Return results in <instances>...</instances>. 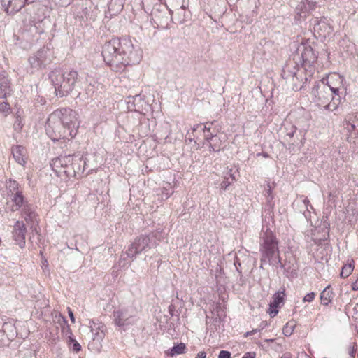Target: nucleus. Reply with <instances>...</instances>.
<instances>
[{
    "label": "nucleus",
    "mask_w": 358,
    "mask_h": 358,
    "mask_svg": "<svg viewBox=\"0 0 358 358\" xmlns=\"http://www.w3.org/2000/svg\"><path fill=\"white\" fill-rule=\"evenodd\" d=\"M104 62L116 72H122L127 65L139 63L141 52L127 37L113 38L106 42L101 52Z\"/></svg>",
    "instance_id": "1"
},
{
    "label": "nucleus",
    "mask_w": 358,
    "mask_h": 358,
    "mask_svg": "<svg viewBox=\"0 0 358 358\" xmlns=\"http://www.w3.org/2000/svg\"><path fill=\"white\" fill-rule=\"evenodd\" d=\"M79 127L78 115L70 108H60L51 113L47 120L45 131L53 141L74 137Z\"/></svg>",
    "instance_id": "2"
},
{
    "label": "nucleus",
    "mask_w": 358,
    "mask_h": 358,
    "mask_svg": "<svg viewBox=\"0 0 358 358\" xmlns=\"http://www.w3.org/2000/svg\"><path fill=\"white\" fill-rule=\"evenodd\" d=\"M49 78L56 95L60 97L67 96L79 84L78 73L74 70L63 73L60 70L55 69L50 73Z\"/></svg>",
    "instance_id": "3"
},
{
    "label": "nucleus",
    "mask_w": 358,
    "mask_h": 358,
    "mask_svg": "<svg viewBox=\"0 0 358 358\" xmlns=\"http://www.w3.org/2000/svg\"><path fill=\"white\" fill-rule=\"evenodd\" d=\"M311 96L313 102L320 108L329 111H334L340 105L338 98L334 96L327 84L320 80L315 82L312 91Z\"/></svg>",
    "instance_id": "4"
},
{
    "label": "nucleus",
    "mask_w": 358,
    "mask_h": 358,
    "mask_svg": "<svg viewBox=\"0 0 358 358\" xmlns=\"http://www.w3.org/2000/svg\"><path fill=\"white\" fill-rule=\"evenodd\" d=\"M263 242L260 246L261 259L262 263L268 262L272 266H277L280 264V257L279 255L278 242L273 232L267 229L262 236Z\"/></svg>",
    "instance_id": "5"
},
{
    "label": "nucleus",
    "mask_w": 358,
    "mask_h": 358,
    "mask_svg": "<svg viewBox=\"0 0 358 358\" xmlns=\"http://www.w3.org/2000/svg\"><path fill=\"white\" fill-rule=\"evenodd\" d=\"M157 245V238L155 234L142 235L137 237L129 245L125 253L120 256V264L122 261H125L127 258L132 259L142 252H146L155 248Z\"/></svg>",
    "instance_id": "6"
},
{
    "label": "nucleus",
    "mask_w": 358,
    "mask_h": 358,
    "mask_svg": "<svg viewBox=\"0 0 358 358\" xmlns=\"http://www.w3.org/2000/svg\"><path fill=\"white\" fill-rule=\"evenodd\" d=\"M7 196L10 203V210L13 212L22 209L29 203L24 199L22 189L18 182L14 180H8L6 182Z\"/></svg>",
    "instance_id": "7"
},
{
    "label": "nucleus",
    "mask_w": 358,
    "mask_h": 358,
    "mask_svg": "<svg viewBox=\"0 0 358 358\" xmlns=\"http://www.w3.org/2000/svg\"><path fill=\"white\" fill-rule=\"evenodd\" d=\"M281 75L283 79L291 83L293 90L299 91L302 90L303 85L301 84V81L296 83L295 80L302 79L303 76H304V71L299 69L296 58L289 59L286 62Z\"/></svg>",
    "instance_id": "8"
},
{
    "label": "nucleus",
    "mask_w": 358,
    "mask_h": 358,
    "mask_svg": "<svg viewBox=\"0 0 358 358\" xmlns=\"http://www.w3.org/2000/svg\"><path fill=\"white\" fill-rule=\"evenodd\" d=\"M327 84L330 91L334 94V96L338 98V101L341 102V99L346 94V88L344 85V78L338 73H330L326 78L320 80Z\"/></svg>",
    "instance_id": "9"
},
{
    "label": "nucleus",
    "mask_w": 358,
    "mask_h": 358,
    "mask_svg": "<svg viewBox=\"0 0 358 358\" xmlns=\"http://www.w3.org/2000/svg\"><path fill=\"white\" fill-rule=\"evenodd\" d=\"M54 58L53 51L48 47H43L29 59L33 69L44 68L50 64Z\"/></svg>",
    "instance_id": "10"
},
{
    "label": "nucleus",
    "mask_w": 358,
    "mask_h": 358,
    "mask_svg": "<svg viewBox=\"0 0 358 358\" xmlns=\"http://www.w3.org/2000/svg\"><path fill=\"white\" fill-rule=\"evenodd\" d=\"M294 58H296V61L301 59V62L303 65L310 66L315 62L317 55L310 45L301 44L297 48L296 54L294 56Z\"/></svg>",
    "instance_id": "11"
},
{
    "label": "nucleus",
    "mask_w": 358,
    "mask_h": 358,
    "mask_svg": "<svg viewBox=\"0 0 358 358\" xmlns=\"http://www.w3.org/2000/svg\"><path fill=\"white\" fill-rule=\"evenodd\" d=\"M344 127L348 138H358V113L348 114L344 119Z\"/></svg>",
    "instance_id": "12"
},
{
    "label": "nucleus",
    "mask_w": 358,
    "mask_h": 358,
    "mask_svg": "<svg viewBox=\"0 0 358 358\" xmlns=\"http://www.w3.org/2000/svg\"><path fill=\"white\" fill-rule=\"evenodd\" d=\"M77 159L79 161L82 160V158L78 155H60L52 160L51 166L55 171L59 172L58 170L59 168H68L69 166H74L73 161ZM74 169V167H73Z\"/></svg>",
    "instance_id": "13"
},
{
    "label": "nucleus",
    "mask_w": 358,
    "mask_h": 358,
    "mask_svg": "<svg viewBox=\"0 0 358 358\" xmlns=\"http://www.w3.org/2000/svg\"><path fill=\"white\" fill-rule=\"evenodd\" d=\"M27 228L24 223L22 221H17L13 229V238L15 242L16 245H18L20 248L25 247Z\"/></svg>",
    "instance_id": "14"
},
{
    "label": "nucleus",
    "mask_w": 358,
    "mask_h": 358,
    "mask_svg": "<svg viewBox=\"0 0 358 358\" xmlns=\"http://www.w3.org/2000/svg\"><path fill=\"white\" fill-rule=\"evenodd\" d=\"M127 108L130 110L141 111L143 110L147 103L145 101V96L141 94H136L135 96H129L127 97Z\"/></svg>",
    "instance_id": "15"
},
{
    "label": "nucleus",
    "mask_w": 358,
    "mask_h": 358,
    "mask_svg": "<svg viewBox=\"0 0 358 358\" xmlns=\"http://www.w3.org/2000/svg\"><path fill=\"white\" fill-rule=\"evenodd\" d=\"M3 6H6V11L10 13H14L20 10L25 5V3H29V0H1Z\"/></svg>",
    "instance_id": "16"
},
{
    "label": "nucleus",
    "mask_w": 358,
    "mask_h": 358,
    "mask_svg": "<svg viewBox=\"0 0 358 358\" xmlns=\"http://www.w3.org/2000/svg\"><path fill=\"white\" fill-rule=\"evenodd\" d=\"M294 207L299 209L300 212H301L306 219H308L310 215V211L308 207L313 208L312 206L310 204V201L307 197L304 196H301L296 201L293 203Z\"/></svg>",
    "instance_id": "17"
},
{
    "label": "nucleus",
    "mask_w": 358,
    "mask_h": 358,
    "mask_svg": "<svg viewBox=\"0 0 358 358\" xmlns=\"http://www.w3.org/2000/svg\"><path fill=\"white\" fill-rule=\"evenodd\" d=\"M285 290L278 291L273 297V301L270 303V315L271 317H275L278 313V308L283 303L285 296Z\"/></svg>",
    "instance_id": "18"
},
{
    "label": "nucleus",
    "mask_w": 358,
    "mask_h": 358,
    "mask_svg": "<svg viewBox=\"0 0 358 358\" xmlns=\"http://www.w3.org/2000/svg\"><path fill=\"white\" fill-rule=\"evenodd\" d=\"M10 84V80L5 73H0V99H6L11 94Z\"/></svg>",
    "instance_id": "19"
},
{
    "label": "nucleus",
    "mask_w": 358,
    "mask_h": 358,
    "mask_svg": "<svg viewBox=\"0 0 358 358\" xmlns=\"http://www.w3.org/2000/svg\"><path fill=\"white\" fill-rule=\"evenodd\" d=\"M170 13L176 11L178 14L185 12V0H164Z\"/></svg>",
    "instance_id": "20"
},
{
    "label": "nucleus",
    "mask_w": 358,
    "mask_h": 358,
    "mask_svg": "<svg viewBox=\"0 0 358 358\" xmlns=\"http://www.w3.org/2000/svg\"><path fill=\"white\" fill-rule=\"evenodd\" d=\"M11 152L15 161L17 164L22 166H24L26 164V150L24 147L21 145L13 146Z\"/></svg>",
    "instance_id": "21"
},
{
    "label": "nucleus",
    "mask_w": 358,
    "mask_h": 358,
    "mask_svg": "<svg viewBox=\"0 0 358 358\" xmlns=\"http://www.w3.org/2000/svg\"><path fill=\"white\" fill-rule=\"evenodd\" d=\"M114 322L117 326L124 327L129 324L130 316L128 315L127 313L122 310H118L113 313Z\"/></svg>",
    "instance_id": "22"
},
{
    "label": "nucleus",
    "mask_w": 358,
    "mask_h": 358,
    "mask_svg": "<svg viewBox=\"0 0 358 358\" xmlns=\"http://www.w3.org/2000/svg\"><path fill=\"white\" fill-rule=\"evenodd\" d=\"M22 213L24 215L25 221L28 224L34 222L36 220V213L35 212L34 207L31 204L28 203L24 206L22 209Z\"/></svg>",
    "instance_id": "23"
},
{
    "label": "nucleus",
    "mask_w": 358,
    "mask_h": 358,
    "mask_svg": "<svg viewBox=\"0 0 358 358\" xmlns=\"http://www.w3.org/2000/svg\"><path fill=\"white\" fill-rule=\"evenodd\" d=\"M335 294L333 292L330 285L326 287L324 290L320 294V299L322 304L324 306H328L330 303H331L333 299L334 298Z\"/></svg>",
    "instance_id": "24"
},
{
    "label": "nucleus",
    "mask_w": 358,
    "mask_h": 358,
    "mask_svg": "<svg viewBox=\"0 0 358 358\" xmlns=\"http://www.w3.org/2000/svg\"><path fill=\"white\" fill-rule=\"evenodd\" d=\"M124 0H110L108 3V10L110 15H115L119 13L123 8Z\"/></svg>",
    "instance_id": "25"
},
{
    "label": "nucleus",
    "mask_w": 358,
    "mask_h": 358,
    "mask_svg": "<svg viewBox=\"0 0 358 358\" xmlns=\"http://www.w3.org/2000/svg\"><path fill=\"white\" fill-rule=\"evenodd\" d=\"M223 141L221 137L216 135L210 142L209 148L210 151L219 152L222 148Z\"/></svg>",
    "instance_id": "26"
},
{
    "label": "nucleus",
    "mask_w": 358,
    "mask_h": 358,
    "mask_svg": "<svg viewBox=\"0 0 358 358\" xmlns=\"http://www.w3.org/2000/svg\"><path fill=\"white\" fill-rule=\"evenodd\" d=\"M53 322L55 323L58 324L63 330L64 329H66L67 331H70V334H72L70 328L67 324V321L66 318L61 313H57L55 314V315L54 316Z\"/></svg>",
    "instance_id": "27"
},
{
    "label": "nucleus",
    "mask_w": 358,
    "mask_h": 358,
    "mask_svg": "<svg viewBox=\"0 0 358 358\" xmlns=\"http://www.w3.org/2000/svg\"><path fill=\"white\" fill-rule=\"evenodd\" d=\"M313 29L314 31H322V33H319L320 35L325 36L326 29H330L331 27H329L324 21H320L314 24Z\"/></svg>",
    "instance_id": "28"
},
{
    "label": "nucleus",
    "mask_w": 358,
    "mask_h": 358,
    "mask_svg": "<svg viewBox=\"0 0 358 358\" xmlns=\"http://www.w3.org/2000/svg\"><path fill=\"white\" fill-rule=\"evenodd\" d=\"M272 189H273L272 185L270 182H267L266 187L263 192L264 196L266 198V201L268 204H271V203L272 202V201L273 199Z\"/></svg>",
    "instance_id": "29"
},
{
    "label": "nucleus",
    "mask_w": 358,
    "mask_h": 358,
    "mask_svg": "<svg viewBox=\"0 0 358 358\" xmlns=\"http://www.w3.org/2000/svg\"><path fill=\"white\" fill-rule=\"evenodd\" d=\"M68 344L69 347L76 352L81 350V345L71 336H69L68 338Z\"/></svg>",
    "instance_id": "30"
},
{
    "label": "nucleus",
    "mask_w": 358,
    "mask_h": 358,
    "mask_svg": "<svg viewBox=\"0 0 358 358\" xmlns=\"http://www.w3.org/2000/svg\"><path fill=\"white\" fill-rule=\"evenodd\" d=\"M185 348L186 347L184 343H181L180 344L176 345L171 349V355L173 356L175 355L182 354L185 352Z\"/></svg>",
    "instance_id": "31"
},
{
    "label": "nucleus",
    "mask_w": 358,
    "mask_h": 358,
    "mask_svg": "<svg viewBox=\"0 0 358 358\" xmlns=\"http://www.w3.org/2000/svg\"><path fill=\"white\" fill-rule=\"evenodd\" d=\"M11 108L8 102L3 101L0 103V113L6 117L10 113Z\"/></svg>",
    "instance_id": "32"
},
{
    "label": "nucleus",
    "mask_w": 358,
    "mask_h": 358,
    "mask_svg": "<svg viewBox=\"0 0 358 358\" xmlns=\"http://www.w3.org/2000/svg\"><path fill=\"white\" fill-rule=\"evenodd\" d=\"M352 271L353 267L352 266V265L350 264H346L343 266L340 275L341 278H347L351 274Z\"/></svg>",
    "instance_id": "33"
},
{
    "label": "nucleus",
    "mask_w": 358,
    "mask_h": 358,
    "mask_svg": "<svg viewBox=\"0 0 358 358\" xmlns=\"http://www.w3.org/2000/svg\"><path fill=\"white\" fill-rule=\"evenodd\" d=\"M287 129V133L285 136V138H288L286 140L288 141L289 139L292 138L296 131V127L294 125L290 124Z\"/></svg>",
    "instance_id": "34"
},
{
    "label": "nucleus",
    "mask_w": 358,
    "mask_h": 358,
    "mask_svg": "<svg viewBox=\"0 0 358 358\" xmlns=\"http://www.w3.org/2000/svg\"><path fill=\"white\" fill-rule=\"evenodd\" d=\"M311 76H308L307 73L304 71V76H303L302 79L299 78V80H295V82L299 83V81H301V84H303V89H305L306 87V84L310 82Z\"/></svg>",
    "instance_id": "35"
},
{
    "label": "nucleus",
    "mask_w": 358,
    "mask_h": 358,
    "mask_svg": "<svg viewBox=\"0 0 358 358\" xmlns=\"http://www.w3.org/2000/svg\"><path fill=\"white\" fill-rule=\"evenodd\" d=\"M356 353V343H351L348 346V354L351 357V358H355Z\"/></svg>",
    "instance_id": "36"
},
{
    "label": "nucleus",
    "mask_w": 358,
    "mask_h": 358,
    "mask_svg": "<svg viewBox=\"0 0 358 358\" xmlns=\"http://www.w3.org/2000/svg\"><path fill=\"white\" fill-rule=\"evenodd\" d=\"M216 134H213L210 132V130H205V133H203L204 139L207 142H210Z\"/></svg>",
    "instance_id": "37"
},
{
    "label": "nucleus",
    "mask_w": 358,
    "mask_h": 358,
    "mask_svg": "<svg viewBox=\"0 0 358 358\" xmlns=\"http://www.w3.org/2000/svg\"><path fill=\"white\" fill-rule=\"evenodd\" d=\"M231 182H232L229 180V178H227V176H225L224 180L220 184L221 189L226 190Z\"/></svg>",
    "instance_id": "38"
},
{
    "label": "nucleus",
    "mask_w": 358,
    "mask_h": 358,
    "mask_svg": "<svg viewBox=\"0 0 358 358\" xmlns=\"http://www.w3.org/2000/svg\"><path fill=\"white\" fill-rule=\"evenodd\" d=\"M315 297V293L312 292L310 293H308L303 299V302H312Z\"/></svg>",
    "instance_id": "39"
},
{
    "label": "nucleus",
    "mask_w": 358,
    "mask_h": 358,
    "mask_svg": "<svg viewBox=\"0 0 358 358\" xmlns=\"http://www.w3.org/2000/svg\"><path fill=\"white\" fill-rule=\"evenodd\" d=\"M8 343V339H6L4 333L0 329V345H7Z\"/></svg>",
    "instance_id": "40"
},
{
    "label": "nucleus",
    "mask_w": 358,
    "mask_h": 358,
    "mask_svg": "<svg viewBox=\"0 0 358 358\" xmlns=\"http://www.w3.org/2000/svg\"><path fill=\"white\" fill-rule=\"evenodd\" d=\"M218 358H231V353L227 350H221L219 353Z\"/></svg>",
    "instance_id": "41"
},
{
    "label": "nucleus",
    "mask_w": 358,
    "mask_h": 358,
    "mask_svg": "<svg viewBox=\"0 0 358 358\" xmlns=\"http://www.w3.org/2000/svg\"><path fill=\"white\" fill-rule=\"evenodd\" d=\"M256 354L254 352H248L244 354L242 358H255Z\"/></svg>",
    "instance_id": "42"
},
{
    "label": "nucleus",
    "mask_w": 358,
    "mask_h": 358,
    "mask_svg": "<svg viewBox=\"0 0 358 358\" xmlns=\"http://www.w3.org/2000/svg\"><path fill=\"white\" fill-rule=\"evenodd\" d=\"M168 310H169V314L171 316H173L174 311H175V306L173 305H172V304L169 305V307H168Z\"/></svg>",
    "instance_id": "43"
},
{
    "label": "nucleus",
    "mask_w": 358,
    "mask_h": 358,
    "mask_svg": "<svg viewBox=\"0 0 358 358\" xmlns=\"http://www.w3.org/2000/svg\"><path fill=\"white\" fill-rule=\"evenodd\" d=\"M227 175H228L229 176H227V178H229V180H230V181H231V182L235 181V177H234V175H233V173H232V170H231V169H230V170L228 171Z\"/></svg>",
    "instance_id": "44"
},
{
    "label": "nucleus",
    "mask_w": 358,
    "mask_h": 358,
    "mask_svg": "<svg viewBox=\"0 0 358 358\" xmlns=\"http://www.w3.org/2000/svg\"><path fill=\"white\" fill-rule=\"evenodd\" d=\"M68 313H69V315L70 317L71 322H75L74 315H73V311L71 310L70 308H68Z\"/></svg>",
    "instance_id": "45"
},
{
    "label": "nucleus",
    "mask_w": 358,
    "mask_h": 358,
    "mask_svg": "<svg viewBox=\"0 0 358 358\" xmlns=\"http://www.w3.org/2000/svg\"><path fill=\"white\" fill-rule=\"evenodd\" d=\"M196 358H206V353L204 351L199 352Z\"/></svg>",
    "instance_id": "46"
},
{
    "label": "nucleus",
    "mask_w": 358,
    "mask_h": 358,
    "mask_svg": "<svg viewBox=\"0 0 358 358\" xmlns=\"http://www.w3.org/2000/svg\"><path fill=\"white\" fill-rule=\"evenodd\" d=\"M351 287H352V290H354V291L358 290V279L352 284Z\"/></svg>",
    "instance_id": "47"
},
{
    "label": "nucleus",
    "mask_w": 358,
    "mask_h": 358,
    "mask_svg": "<svg viewBox=\"0 0 358 358\" xmlns=\"http://www.w3.org/2000/svg\"><path fill=\"white\" fill-rule=\"evenodd\" d=\"M202 127V124H198L196 125H195L193 128H192V131H197L199 129H201Z\"/></svg>",
    "instance_id": "48"
},
{
    "label": "nucleus",
    "mask_w": 358,
    "mask_h": 358,
    "mask_svg": "<svg viewBox=\"0 0 358 358\" xmlns=\"http://www.w3.org/2000/svg\"><path fill=\"white\" fill-rule=\"evenodd\" d=\"M292 331H293L292 329L288 330L287 327L285 329H284V334L285 336H289V335L292 334Z\"/></svg>",
    "instance_id": "49"
},
{
    "label": "nucleus",
    "mask_w": 358,
    "mask_h": 358,
    "mask_svg": "<svg viewBox=\"0 0 358 358\" xmlns=\"http://www.w3.org/2000/svg\"><path fill=\"white\" fill-rule=\"evenodd\" d=\"M201 129L203 131V133H205V130H210V127H207L206 125L203 124Z\"/></svg>",
    "instance_id": "50"
},
{
    "label": "nucleus",
    "mask_w": 358,
    "mask_h": 358,
    "mask_svg": "<svg viewBox=\"0 0 358 358\" xmlns=\"http://www.w3.org/2000/svg\"><path fill=\"white\" fill-rule=\"evenodd\" d=\"M257 331V330H252L251 331H248L246 333V336H248V335H252L254 334L255 332Z\"/></svg>",
    "instance_id": "51"
},
{
    "label": "nucleus",
    "mask_w": 358,
    "mask_h": 358,
    "mask_svg": "<svg viewBox=\"0 0 358 358\" xmlns=\"http://www.w3.org/2000/svg\"><path fill=\"white\" fill-rule=\"evenodd\" d=\"M281 357H284V358H290V356L289 354H285L283 356H282Z\"/></svg>",
    "instance_id": "52"
},
{
    "label": "nucleus",
    "mask_w": 358,
    "mask_h": 358,
    "mask_svg": "<svg viewBox=\"0 0 358 358\" xmlns=\"http://www.w3.org/2000/svg\"><path fill=\"white\" fill-rule=\"evenodd\" d=\"M43 32V30H41L38 31L39 34H42Z\"/></svg>",
    "instance_id": "53"
},
{
    "label": "nucleus",
    "mask_w": 358,
    "mask_h": 358,
    "mask_svg": "<svg viewBox=\"0 0 358 358\" xmlns=\"http://www.w3.org/2000/svg\"><path fill=\"white\" fill-rule=\"evenodd\" d=\"M280 358H284V357H280Z\"/></svg>",
    "instance_id": "54"
}]
</instances>
